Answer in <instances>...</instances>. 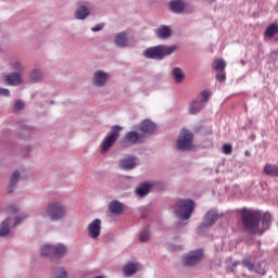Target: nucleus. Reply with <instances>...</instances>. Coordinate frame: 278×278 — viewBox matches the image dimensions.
<instances>
[{"mask_svg":"<svg viewBox=\"0 0 278 278\" xmlns=\"http://www.w3.org/2000/svg\"><path fill=\"white\" fill-rule=\"evenodd\" d=\"M242 225L248 233L262 236L270 227V213L262 216L260 211L247 210L241 215Z\"/></svg>","mask_w":278,"mask_h":278,"instance_id":"f257e3e1","label":"nucleus"},{"mask_svg":"<svg viewBox=\"0 0 278 278\" xmlns=\"http://www.w3.org/2000/svg\"><path fill=\"white\" fill-rule=\"evenodd\" d=\"M176 205L178 207V223L176 227H186V225H188V220L192 218V214L194 212V202L192 199H181L177 201Z\"/></svg>","mask_w":278,"mask_h":278,"instance_id":"f03ea898","label":"nucleus"},{"mask_svg":"<svg viewBox=\"0 0 278 278\" xmlns=\"http://www.w3.org/2000/svg\"><path fill=\"white\" fill-rule=\"evenodd\" d=\"M43 216H49L52 223L62 220L66 216V206L60 202H52L45 208Z\"/></svg>","mask_w":278,"mask_h":278,"instance_id":"7ed1b4c3","label":"nucleus"},{"mask_svg":"<svg viewBox=\"0 0 278 278\" xmlns=\"http://www.w3.org/2000/svg\"><path fill=\"white\" fill-rule=\"evenodd\" d=\"M172 53H175V46H172V47L156 46V47L147 49L143 52V55L149 60H164L166 55H170Z\"/></svg>","mask_w":278,"mask_h":278,"instance_id":"20e7f679","label":"nucleus"},{"mask_svg":"<svg viewBox=\"0 0 278 278\" xmlns=\"http://www.w3.org/2000/svg\"><path fill=\"white\" fill-rule=\"evenodd\" d=\"M123 131V127L113 126L109 132V135L101 142V153H108L112 147H114V142L121 138V132Z\"/></svg>","mask_w":278,"mask_h":278,"instance_id":"39448f33","label":"nucleus"},{"mask_svg":"<svg viewBox=\"0 0 278 278\" xmlns=\"http://www.w3.org/2000/svg\"><path fill=\"white\" fill-rule=\"evenodd\" d=\"M193 140L194 137L192 136V132L186 128H182L178 138L179 151H192V149H194Z\"/></svg>","mask_w":278,"mask_h":278,"instance_id":"423d86ee","label":"nucleus"},{"mask_svg":"<svg viewBox=\"0 0 278 278\" xmlns=\"http://www.w3.org/2000/svg\"><path fill=\"white\" fill-rule=\"evenodd\" d=\"M139 142H142V136L140 132L131 130L123 137V139L119 141V144L121 147H124V149H127L129 147H134V144H139Z\"/></svg>","mask_w":278,"mask_h":278,"instance_id":"0eeeda50","label":"nucleus"},{"mask_svg":"<svg viewBox=\"0 0 278 278\" xmlns=\"http://www.w3.org/2000/svg\"><path fill=\"white\" fill-rule=\"evenodd\" d=\"M216 220H218V212L208 211L204 216L203 223L198 227V233L204 235L205 231L216 223Z\"/></svg>","mask_w":278,"mask_h":278,"instance_id":"6e6552de","label":"nucleus"},{"mask_svg":"<svg viewBox=\"0 0 278 278\" xmlns=\"http://www.w3.org/2000/svg\"><path fill=\"white\" fill-rule=\"evenodd\" d=\"M45 251H52V257H64L66 255V245L64 244H58V245H43L41 248V255H49V253Z\"/></svg>","mask_w":278,"mask_h":278,"instance_id":"1a4fd4ad","label":"nucleus"},{"mask_svg":"<svg viewBox=\"0 0 278 278\" xmlns=\"http://www.w3.org/2000/svg\"><path fill=\"white\" fill-rule=\"evenodd\" d=\"M203 260V250H194L184 257L185 266H197Z\"/></svg>","mask_w":278,"mask_h":278,"instance_id":"9d476101","label":"nucleus"},{"mask_svg":"<svg viewBox=\"0 0 278 278\" xmlns=\"http://www.w3.org/2000/svg\"><path fill=\"white\" fill-rule=\"evenodd\" d=\"M156 129H157V125H155V123L149 119L142 121L139 124V131H140L141 138H144V136H152V134H155Z\"/></svg>","mask_w":278,"mask_h":278,"instance_id":"9b49d317","label":"nucleus"},{"mask_svg":"<svg viewBox=\"0 0 278 278\" xmlns=\"http://www.w3.org/2000/svg\"><path fill=\"white\" fill-rule=\"evenodd\" d=\"M244 268H248L250 273H257L258 275H266V264L258 263L257 265L253 264L249 258L242 261Z\"/></svg>","mask_w":278,"mask_h":278,"instance_id":"f8f14e48","label":"nucleus"},{"mask_svg":"<svg viewBox=\"0 0 278 278\" xmlns=\"http://www.w3.org/2000/svg\"><path fill=\"white\" fill-rule=\"evenodd\" d=\"M87 229L89 232V237L92 238V240H98L101 236V219L96 218L88 225Z\"/></svg>","mask_w":278,"mask_h":278,"instance_id":"ddd939ff","label":"nucleus"},{"mask_svg":"<svg viewBox=\"0 0 278 278\" xmlns=\"http://www.w3.org/2000/svg\"><path fill=\"white\" fill-rule=\"evenodd\" d=\"M154 34L161 40H168L173 36V30L166 25H161L154 30Z\"/></svg>","mask_w":278,"mask_h":278,"instance_id":"4468645a","label":"nucleus"},{"mask_svg":"<svg viewBox=\"0 0 278 278\" xmlns=\"http://www.w3.org/2000/svg\"><path fill=\"white\" fill-rule=\"evenodd\" d=\"M4 81L8 86H21V84H23V78L18 73H11L4 77Z\"/></svg>","mask_w":278,"mask_h":278,"instance_id":"2eb2a0df","label":"nucleus"},{"mask_svg":"<svg viewBox=\"0 0 278 278\" xmlns=\"http://www.w3.org/2000/svg\"><path fill=\"white\" fill-rule=\"evenodd\" d=\"M138 159L134 157V156H128L124 160L119 161V168H122V170H132V168L136 166V162Z\"/></svg>","mask_w":278,"mask_h":278,"instance_id":"dca6fc26","label":"nucleus"},{"mask_svg":"<svg viewBox=\"0 0 278 278\" xmlns=\"http://www.w3.org/2000/svg\"><path fill=\"white\" fill-rule=\"evenodd\" d=\"M203 108H205V104L203 103V100H201V97H198L191 102L189 112L190 114H199Z\"/></svg>","mask_w":278,"mask_h":278,"instance_id":"f3484780","label":"nucleus"},{"mask_svg":"<svg viewBox=\"0 0 278 278\" xmlns=\"http://www.w3.org/2000/svg\"><path fill=\"white\" fill-rule=\"evenodd\" d=\"M105 81H108V74L102 71H97L93 74V84L94 86H99L100 88L105 86Z\"/></svg>","mask_w":278,"mask_h":278,"instance_id":"a211bd4d","label":"nucleus"},{"mask_svg":"<svg viewBox=\"0 0 278 278\" xmlns=\"http://www.w3.org/2000/svg\"><path fill=\"white\" fill-rule=\"evenodd\" d=\"M123 273L125 275V277H134V275H136V273H138V264L136 263H127L124 267H123Z\"/></svg>","mask_w":278,"mask_h":278,"instance_id":"6ab92c4d","label":"nucleus"},{"mask_svg":"<svg viewBox=\"0 0 278 278\" xmlns=\"http://www.w3.org/2000/svg\"><path fill=\"white\" fill-rule=\"evenodd\" d=\"M109 210H110L111 214H123V203H121L116 200H113L109 204Z\"/></svg>","mask_w":278,"mask_h":278,"instance_id":"aec40b11","label":"nucleus"},{"mask_svg":"<svg viewBox=\"0 0 278 278\" xmlns=\"http://www.w3.org/2000/svg\"><path fill=\"white\" fill-rule=\"evenodd\" d=\"M89 14L90 11L86 8V5H80L75 12V18L78 21H84V18H86Z\"/></svg>","mask_w":278,"mask_h":278,"instance_id":"412c9836","label":"nucleus"},{"mask_svg":"<svg viewBox=\"0 0 278 278\" xmlns=\"http://www.w3.org/2000/svg\"><path fill=\"white\" fill-rule=\"evenodd\" d=\"M264 173L265 175H268L269 177H278V166L273 164H266L264 166Z\"/></svg>","mask_w":278,"mask_h":278,"instance_id":"4be33fe9","label":"nucleus"},{"mask_svg":"<svg viewBox=\"0 0 278 278\" xmlns=\"http://www.w3.org/2000/svg\"><path fill=\"white\" fill-rule=\"evenodd\" d=\"M115 45L116 47L125 48L127 47V34L119 33L115 37Z\"/></svg>","mask_w":278,"mask_h":278,"instance_id":"5701e85b","label":"nucleus"},{"mask_svg":"<svg viewBox=\"0 0 278 278\" xmlns=\"http://www.w3.org/2000/svg\"><path fill=\"white\" fill-rule=\"evenodd\" d=\"M151 185L149 184H142L137 189L136 192L139 197H147V193L150 192Z\"/></svg>","mask_w":278,"mask_h":278,"instance_id":"b1692460","label":"nucleus"},{"mask_svg":"<svg viewBox=\"0 0 278 278\" xmlns=\"http://www.w3.org/2000/svg\"><path fill=\"white\" fill-rule=\"evenodd\" d=\"M227 67V63L223 59H216L213 63L214 71L223 72Z\"/></svg>","mask_w":278,"mask_h":278,"instance_id":"393cba45","label":"nucleus"},{"mask_svg":"<svg viewBox=\"0 0 278 278\" xmlns=\"http://www.w3.org/2000/svg\"><path fill=\"white\" fill-rule=\"evenodd\" d=\"M186 79V74L179 67L175 68V84H181Z\"/></svg>","mask_w":278,"mask_h":278,"instance_id":"a878e982","label":"nucleus"},{"mask_svg":"<svg viewBox=\"0 0 278 278\" xmlns=\"http://www.w3.org/2000/svg\"><path fill=\"white\" fill-rule=\"evenodd\" d=\"M10 233V224L8 220H4L0 225V238L8 236Z\"/></svg>","mask_w":278,"mask_h":278,"instance_id":"bb28decb","label":"nucleus"},{"mask_svg":"<svg viewBox=\"0 0 278 278\" xmlns=\"http://www.w3.org/2000/svg\"><path fill=\"white\" fill-rule=\"evenodd\" d=\"M18 179H21V173L18 170L14 172L10 179V188H14L18 184Z\"/></svg>","mask_w":278,"mask_h":278,"instance_id":"cd10ccee","label":"nucleus"},{"mask_svg":"<svg viewBox=\"0 0 278 278\" xmlns=\"http://www.w3.org/2000/svg\"><path fill=\"white\" fill-rule=\"evenodd\" d=\"M184 10H186V3H184V0H175L176 14L179 12H184Z\"/></svg>","mask_w":278,"mask_h":278,"instance_id":"c85d7f7f","label":"nucleus"},{"mask_svg":"<svg viewBox=\"0 0 278 278\" xmlns=\"http://www.w3.org/2000/svg\"><path fill=\"white\" fill-rule=\"evenodd\" d=\"M149 238H150L149 228H143L139 235L140 242H147Z\"/></svg>","mask_w":278,"mask_h":278,"instance_id":"c756f323","label":"nucleus"},{"mask_svg":"<svg viewBox=\"0 0 278 278\" xmlns=\"http://www.w3.org/2000/svg\"><path fill=\"white\" fill-rule=\"evenodd\" d=\"M30 79L34 81H39V79H42V72L40 70H34L30 73Z\"/></svg>","mask_w":278,"mask_h":278,"instance_id":"7c9ffc66","label":"nucleus"},{"mask_svg":"<svg viewBox=\"0 0 278 278\" xmlns=\"http://www.w3.org/2000/svg\"><path fill=\"white\" fill-rule=\"evenodd\" d=\"M198 97H200V99L203 101V104L205 105V102L210 101V98L212 97V93H210V91H207V90H204Z\"/></svg>","mask_w":278,"mask_h":278,"instance_id":"2f4dec72","label":"nucleus"},{"mask_svg":"<svg viewBox=\"0 0 278 278\" xmlns=\"http://www.w3.org/2000/svg\"><path fill=\"white\" fill-rule=\"evenodd\" d=\"M23 108H25V103H23L21 100H17L14 104V112H18L23 110Z\"/></svg>","mask_w":278,"mask_h":278,"instance_id":"473e14b6","label":"nucleus"},{"mask_svg":"<svg viewBox=\"0 0 278 278\" xmlns=\"http://www.w3.org/2000/svg\"><path fill=\"white\" fill-rule=\"evenodd\" d=\"M216 79H217V81H220V83L226 81V79H227V74L224 73V71H223V72H219V73L216 75Z\"/></svg>","mask_w":278,"mask_h":278,"instance_id":"72a5a7b5","label":"nucleus"},{"mask_svg":"<svg viewBox=\"0 0 278 278\" xmlns=\"http://www.w3.org/2000/svg\"><path fill=\"white\" fill-rule=\"evenodd\" d=\"M223 151H224V153H225L226 155H230V153H231V151H232L231 144H229V143L224 144Z\"/></svg>","mask_w":278,"mask_h":278,"instance_id":"f704fd0d","label":"nucleus"},{"mask_svg":"<svg viewBox=\"0 0 278 278\" xmlns=\"http://www.w3.org/2000/svg\"><path fill=\"white\" fill-rule=\"evenodd\" d=\"M25 218H27L26 214L21 215L20 217H15V223L14 225H21V223H23V220H25Z\"/></svg>","mask_w":278,"mask_h":278,"instance_id":"c9c22d12","label":"nucleus"},{"mask_svg":"<svg viewBox=\"0 0 278 278\" xmlns=\"http://www.w3.org/2000/svg\"><path fill=\"white\" fill-rule=\"evenodd\" d=\"M0 96L1 97H10V90L0 88Z\"/></svg>","mask_w":278,"mask_h":278,"instance_id":"e433bc0d","label":"nucleus"},{"mask_svg":"<svg viewBox=\"0 0 278 278\" xmlns=\"http://www.w3.org/2000/svg\"><path fill=\"white\" fill-rule=\"evenodd\" d=\"M103 27H105L104 24H98L97 26L92 27V31H101V29H103Z\"/></svg>","mask_w":278,"mask_h":278,"instance_id":"4c0bfd02","label":"nucleus"},{"mask_svg":"<svg viewBox=\"0 0 278 278\" xmlns=\"http://www.w3.org/2000/svg\"><path fill=\"white\" fill-rule=\"evenodd\" d=\"M13 68H14L15 71H23V66H21V63H20V62L13 63Z\"/></svg>","mask_w":278,"mask_h":278,"instance_id":"58836bf2","label":"nucleus"},{"mask_svg":"<svg viewBox=\"0 0 278 278\" xmlns=\"http://www.w3.org/2000/svg\"><path fill=\"white\" fill-rule=\"evenodd\" d=\"M45 253H48V254H41L43 255L45 257H53V251H49V250H45Z\"/></svg>","mask_w":278,"mask_h":278,"instance_id":"ea45409f","label":"nucleus"},{"mask_svg":"<svg viewBox=\"0 0 278 278\" xmlns=\"http://www.w3.org/2000/svg\"><path fill=\"white\" fill-rule=\"evenodd\" d=\"M169 10H170L172 12H175V0H172V1L169 2Z\"/></svg>","mask_w":278,"mask_h":278,"instance_id":"a19ab883","label":"nucleus"},{"mask_svg":"<svg viewBox=\"0 0 278 278\" xmlns=\"http://www.w3.org/2000/svg\"><path fill=\"white\" fill-rule=\"evenodd\" d=\"M11 212H16V208L14 206H11Z\"/></svg>","mask_w":278,"mask_h":278,"instance_id":"79ce46f5","label":"nucleus"},{"mask_svg":"<svg viewBox=\"0 0 278 278\" xmlns=\"http://www.w3.org/2000/svg\"><path fill=\"white\" fill-rule=\"evenodd\" d=\"M245 155H247V156L251 155V152L245 151Z\"/></svg>","mask_w":278,"mask_h":278,"instance_id":"37998d69","label":"nucleus"},{"mask_svg":"<svg viewBox=\"0 0 278 278\" xmlns=\"http://www.w3.org/2000/svg\"><path fill=\"white\" fill-rule=\"evenodd\" d=\"M172 74H174V75H175V70H174V71H172Z\"/></svg>","mask_w":278,"mask_h":278,"instance_id":"c03bdc74","label":"nucleus"},{"mask_svg":"<svg viewBox=\"0 0 278 278\" xmlns=\"http://www.w3.org/2000/svg\"><path fill=\"white\" fill-rule=\"evenodd\" d=\"M9 192H13V190L12 189H10V191Z\"/></svg>","mask_w":278,"mask_h":278,"instance_id":"a18cd8bd","label":"nucleus"}]
</instances>
